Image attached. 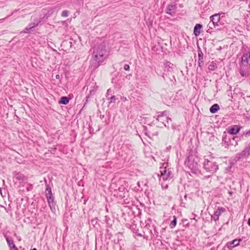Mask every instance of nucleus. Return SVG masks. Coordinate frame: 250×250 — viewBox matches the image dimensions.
<instances>
[{
  "label": "nucleus",
  "mask_w": 250,
  "mask_h": 250,
  "mask_svg": "<svg viewBox=\"0 0 250 250\" xmlns=\"http://www.w3.org/2000/svg\"><path fill=\"white\" fill-rule=\"evenodd\" d=\"M107 51L105 43L95 46L93 48L92 54V67L93 69L97 68L104 62L107 56Z\"/></svg>",
  "instance_id": "1"
},
{
  "label": "nucleus",
  "mask_w": 250,
  "mask_h": 250,
  "mask_svg": "<svg viewBox=\"0 0 250 250\" xmlns=\"http://www.w3.org/2000/svg\"><path fill=\"white\" fill-rule=\"evenodd\" d=\"M199 160L200 158L198 156L190 154L186 158L185 161V165L188 167L192 173L198 176L201 174L200 167L198 164Z\"/></svg>",
  "instance_id": "2"
},
{
  "label": "nucleus",
  "mask_w": 250,
  "mask_h": 250,
  "mask_svg": "<svg viewBox=\"0 0 250 250\" xmlns=\"http://www.w3.org/2000/svg\"><path fill=\"white\" fill-rule=\"evenodd\" d=\"M203 168L207 172L214 173L218 169V165L212 160L205 159L203 163Z\"/></svg>",
  "instance_id": "3"
},
{
  "label": "nucleus",
  "mask_w": 250,
  "mask_h": 250,
  "mask_svg": "<svg viewBox=\"0 0 250 250\" xmlns=\"http://www.w3.org/2000/svg\"><path fill=\"white\" fill-rule=\"evenodd\" d=\"M42 22V19H36L34 21L29 23L27 27L23 31L24 33H30L31 32L33 31L34 28L37 26Z\"/></svg>",
  "instance_id": "4"
},
{
  "label": "nucleus",
  "mask_w": 250,
  "mask_h": 250,
  "mask_svg": "<svg viewBox=\"0 0 250 250\" xmlns=\"http://www.w3.org/2000/svg\"><path fill=\"white\" fill-rule=\"evenodd\" d=\"M164 72L162 76L164 80H166L167 75H172L174 65L169 62H167L164 64Z\"/></svg>",
  "instance_id": "5"
},
{
  "label": "nucleus",
  "mask_w": 250,
  "mask_h": 250,
  "mask_svg": "<svg viewBox=\"0 0 250 250\" xmlns=\"http://www.w3.org/2000/svg\"><path fill=\"white\" fill-rule=\"evenodd\" d=\"M160 172L164 180L171 179L173 176L170 168L167 169L166 167H160Z\"/></svg>",
  "instance_id": "6"
},
{
  "label": "nucleus",
  "mask_w": 250,
  "mask_h": 250,
  "mask_svg": "<svg viewBox=\"0 0 250 250\" xmlns=\"http://www.w3.org/2000/svg\"><path fill=\"white\" fill-rule=\"evenodd\" d=\"M249 65L240 66L239 73L241 76L244 77H250Z\"/></svg>",
  "instance_id": "7"
},
{
  "label": "nucleus",
  "mask_w": 250,
  "mask_h": 250,
  "mask_svg": "<svg viewBox=\"0 0 250 250\" xmlns=\"http://www.w3.org/2000/svg\"><path fill=\"white\" fill-rule=\"evenodd\" d=\"M241 126L239 125H232L228 130V133L230 135H235L240 130Z\"/></svg>",
  "instance_id": "8"
},
{
  "label": "nucleus",
  "mask_w": 250,
  "mask_h": 250,
  "mask_svg": "<svg viewBox=\"0 0 250 250\" xmlns=\"http://www.w3.org/2000/svg\"><path fill=\"white\" fill-rule=\"evenodd\" d=\"M241 239H234L233 240L231 241H230V242H228L225 245V246L224 247V249L225 250L226 248H228V249H231V248H233L234 247H235L236 246H238L240 244V242L241 241Z\"/></svg>",
  "instance_id": "9"
},
{
  "label": "nucleus",
  "mask_w": 250,
  "mask_h": 250,
  "mask_svg": "<svg viewBox=\"0 0 250 250\" xmlns=\"http://www.w3.org/2000/svg\"><path fill=\"white\" fill-rule=\"evenodd\" d=\"M226 211V209L224 208L220 207L218 208L217 210L214 211V213L211 215V218L215 221L219 220V216L222 212Z\"/></svg>",
  "instance_id": "10"
},
{
  "label": "nucleus",
  "mask_w": 250,
  "mask_h": 250,
  "mask_svg": "<svg viewBox=\"0 0 250 250\" xmlns=\"http://www.w3.org/2000/svg\"><path fill=\"white\" fill-rule=\"evenodd\" d=\"M210 21L215 24L217 27L219 26L220 23V14H214L210 17Z\"/></svg>",
  "instance_id": "11"
},
{
  "label": "nucleus",
  "mask_w": 250,
  "mask_h": 250,
  "mask_svg": "<svg viewBox=\"0 0 250 250\" xmlns=\"http://www.w3.org/2000/svg\"><path fill=\"white\" fill-rule=\"evenodd\" d=\"M14 178L18 181L23 182L27 180V177L20 172H14Z\"/></svg>",
  "instance_id": "12"
},
{
  "label": "nucleus",
  "mask_w": 250,
  "mask_h": 250,
  "mask_svg": "<svg viewBox=\"0 0 250 250\" xmlns=\"http://www.w3.org/2000/svg\"><path fill=\"white\" fill-rule=\"evenodd\" d=\"M250 155V154L249 153H248V151L246 148H245V149L242 151L241 152L237 153L235 158L237 159V160H239L244 158L248 157Z\"/></svg>",
  "instance_id": "13"
},
{
  "label": "nucleus",
  "mask_w": 250,
  "mask_h": 250,
  "mask_svg": "<svg viewBox=\"0 0 250 250\" xmlns=\"http://www.w3.org/2000/svg\"><path fill=\"white\" fill-rule=\"evenodd\" d=\"M44 182L45 183V185H46L45 193H46V197L47 199H49L50 197L51 198H54L53 197L51 187L49 186V185L47 184V181L45 178H44Z\"/></svg>",
  "instance_id": "14"
},
{
  "label": "nucleus",
  "mask_w": 250,
  "mask_h": 250,
  "mask_svg": "<svg viewBox=\"0 0 250 250\" xmlns=\"http://www.w3.org/2000/svg\"><path fill=\"white\" fill-rule=\"evenodd\" d=\"M203 25L200 23H197L195 25L193 29V34L195 37L199 36L202 32L201 29Z\"/></svg>",
  "instance_id": "15"
},
{
  "label": "nucleus",
  "mask_w": 250,
  "mask_h": 250,
  "mask_svg": "<svg viewBox=\"0 0 250 250\" xmlns=\"http://www.w3.org/2000/svg\"><path fill=\"white\" fill-rule=\"evenodd\" d=\"M198 66L200 67H201L204 64V55L202 51L200 49V48H199L198 50Z\"/></svg>",
  "instance_id": "16"
},
{
  "label": "nucleus",
  "mask_w": 250,
  "mask_h": 250,
  "mask_svg": "<svg viewBox=\"0 0 250 250\" xmlns=\"http://www.w3.org/2000/svg\"><path fill=\"white\" fill-rule=\"evenodd\" d=\"M176 8V5H169L167 9V13L172 16L175 14Z\"/></svg>",
  "instance_id": "17"
},
{
  "label": "nucleus",
  "mask_w": 250,
  "mask_h": 250,
  "mask_svg": "<svg viewBox=\"0 0 250 250\" xmlns=\"http://www.w3.org/2000/svg\"><path fill=\"white\" fill-rule=\"evenodd\" d=\"M241 61L243 62H250V52L244 53L241 58Z\"/></svg>",
  "instance_id": "18"
},
{
  "label": "nucleus",
  "mask_w": 250,
  "mask_h": 250,
  "mask_svg": "<svg viewBox=\"0 0 250 250\" xmlns=\"http://www.w3.org/2000/svg\"><path fill=\"white\" fill-rule=\"evenodd\" d=\"M47 200V202H48L49 206L51 210L52 211H53L54 210H55V205H56V204L54 202V198H51L50 197L49 199H48Z\"/></svg>",
  "instance_id": "19"
},
{
  "label": "nucleus",
  "mask_w": 250,
  "mask_h": 250,
  "mask_svg": "<svg viewBox=\"0 0 250 250\" xmlns=\"http://www.w3.org/2000/svg\"><path fill=\"white\" fill-rule=\"evenodd\" d=\"M230 137L227 134L226 132H224L222 137V142L226 146H228L229 141H230Z\"/></svg>",
  "instance_id": "20"
},
{
  "label": "nucleus",
  "mask_w": 250,
  "mask_h": 250,
  "mask_svg": "<svg viewBox=\"0 0 250 250\" xmlns=\"http://www.w3.org/2000/svg\"><path fill=\"white\" fill-rule=\"evenodd\" d=\"M70 101V99L66 96L62 97L59 101V104H67Z\"/></svg>",
  "instance_id": "21"
},
{
  "label": "nucleus",
  "mask_w": 250,
  "mask_h": 250,
  "mask_svg": "<svg viewBox=\"0 0 250 250\" xmlns=\"http://www.w3.org/2000/svg\"><path fill=\"white\" fill-rule=\"evenodd\" d=\"M220 109L219 106L218 104H213L209 109V111L211 113H216Z\"/></svg>",
  "instance_id": "22"
},
{
  "label": "nucleus",
  "mask_w": 250,
  "mask_h": 250,
  "mask_svg": "<svg viewBox=\"0 0 250 250\" xmlns=\"http://www.w3.org/2000/svg\"><path fill=\"white\" fill-rule=\"evenodd\" d=\"M237 138H238L237 137H231L230 138V141H229L227 147H228L229 146H236V145H237V141L235 140Z\"/></svg>",
  "instance_id": "23"
},
{
  "label": "nucleus",
  "mask_w": 250,
  "mask_h": 250,
  "mask_svg": "<svg viewBox=\"0 0 250 250\" xmlns=\"http://www.w3.org/2000/svg\"><path fill=\"white\" fill-rule=\"evenodd\" d=\"M6 240L9 247L10 250H12V249L16 246V245L14 244V241L12 239L9 238L8 237H6Z\"/></svg>",
  "instance_id": "24"
},
{
  "label": "nucleus",
  "mask_w": 250,
  "mask_h": 250,
  "mask_svg": "<svg viewBox=\"0 0 250 250\" xmlns=\"http://www.w3.org/2000/svg\"><path fill=\"white\" fill-rule=\"evenodd\" d=\"M158 115L157 116V118L156 119V120L158 121H161V119H162V118H163V117H167V111H163V112H159L158 113Z\"/></svg>",
  "instance_id": "25"
},
{
  "label": "nucleus",
  "mask_w": 250,
  "mask_h": 250,
  "mask_svg": "<svg viewBox=\"0 0 250 250\" xmlns=\"http://www.w3.org/2000/svg\"><path fill=\"white\" fill-rule=\"evenodd\" d=\"M173 219L171 222L169 227L171 229H173L175 227L176 224H177V218L175 216H173Z\"/></svg>",
  "instance_id": "26"
},
{
  "label": "nucleus",
  "mask_w": 250,
  "mask_h": 250,
  "mask_svg": "<svg viewBox=\"0 0 250 250\" xmlns=\"http://www.w3.org/2000/svg\"><path fill=\"white\" fill-rule=\"evenodd\" d=\"M118 99L116 98V97L115 96H111L110 98H108V104H115L116 103V101Z\"/></svg>",
  "instance_id": "27"
},
{
  "label": "nucleus",
  "mask_w": 250,
  "mask_h": 250,
  "mask_svg": "<svg viewBox=\"0 0 250 250\" xmlns=\"http://www.w3.org/2000/svg\"><path fill=\"white\" fill-rule=\"evenodd\" d=\"M136 225H132L130 226V229L135 234H137L138 236H142L143 235L141 234H138V229H136Z\"/></svg>",
  "instance_id": "28"
},
{
  "label": "nucleus",
  "mask_w": 250,
  "mask_h": 250,
  "mask_svg": "<svg viewBox=\"0 0 250 250\" xmlns=\"http://www.w3.org/2000/svg\"><path fill=\"white\" fill-rule=\"evenodd\" d=\"M97 89H98V86H93V88L90 90L89 94L88 95H89L90 96L94 95L96 93V92L97 90Z\"/></svg>",
  "instance_id": "29"
},
{
  "label": "nucleus",
  "mask_w": 250,
  "mask_h": 250,
  "mask_svg": "<svg viewBox=\"0 0 250 250\" xmlns=\"http://www.w3.org/2000/svg\"><path fill=\"white\" fill-rule=\"evenodd\" d=\"M217 68V66L215 64H211L208 66V69L210 70H214L215 68Z\"/></svg>",
  "instance_id": "30"
},
{
  "label": "nucleus",
  "mask_w": 250,
  "mask_h": 250,
  "mask_svg": "<svg viewBox=\"0 0 250 250\" xmlns=\"http://www.w3.org/2000/svg\"><path fill=\"white\" fill-rule=\"evenodd\" d=\"M61 16L63 17H67L68 16V12L67 10H64L62 12Z\"/></svg>",
  "instance_id": "31"
},
{
  "label": "nucleus",
  "mask_w": 250,
  "mask_h": 250,
  "mask_svg": "<svg viewBox=\"0 0 250 250\" xmlns=\"http://www.w3.org/2000/svg\"><path fill=\"white\" fill-rule=\"evenodd\" d=\"M105 221L106 222V224H107V225L109 226V221H110V218L109 217L107 216H105ZM110 226H111L112 225H110Z\"/></svg>",
  "instance_id": "32"
},
{
  "label": "nucleus",
  "mask_w": 250,
  "mask_h": 250,
  "mask_svg": "<svg viewBox=\"0 0 250 250\" xmlns=\"http://www.w3.org/2000/svg\"><path fill=\"white\" fill-rule=\"evenodd\" d=\"M208 27L210 29H213V28L216 27V26L212 23L211 21H210L208 24Z\"/></svg>",
  "instance_id": "33"
},
{
  "label": "nucleus",
  "mask_w": 250,
  "mask_h": 250,
  "mask_svg": "<svg viewBox=\"0 0 250 250\" xmlns=\"http://www.w3.org/2000/svg\"><path fill=\"white\" fill-rule=\"evenodd\" d=\"M243 135H244L246 137H249L250 136V130L244 132L242 136H243Z\"/></svg>",
  "instance_id": "34"
},
{
  "label": "nucleus",
  "mask_w": 250,
  "mask_h": 250,
  "mask_svg": "<svg viewBox=\"0 0 250 250\" xmlns=\"http://www.w3.org/2000/svg\"><path fill=\"white\" fill-rule=\"evenodd\" d=\"M143 127H144L143 132H144V133L147 136H149L148 132H147V127L146 126H144Z\"/></svg>",
  "instance_id": "35"
},
{
  "label": "nucleus",
  "mask_w": 250,
  "mask_h": 250,
  "mask_svg": "<svg viewBox=\"0 0 250 250\" xmlns=\"http://www.w3.org/2000/svg\"><path fill=\"white\" fill-rule=\"evenodd\" d=\"M169 78V80H170V81L173 83H175L176 81V79H175L174 76H173V75H172L171 77Z\"/></svg>",
  "instance_id": "36"
},
{
  "label": "nucleus",
  "mask_w": 250,
  "mask_h": 250,
  "mask_svg": "<svg viewBox=\"0 0 250 250\" xmlns=\"http://www.w3.org/2000/svg\"><path fill=\"white\" fill-rule=\"evenodd\" d=\"M90 96L89 95H88L86 98H85V101L84 102V105L83 106V108L85 106V105H86V103L88 102V100H89V99L90 98Z\"/></svg>",
  "instance_id": "37"
},
{
  "label": "nucleus",
  "mask_w": 250,
  "mask_h": 250,
  "mask_svg": "<svg viewBox=\"0 0 250 250\" xmlns=\"http://www.w3.org/2000/svg\"><path fill=\"white\" fill-rule=\"evenodd\" d=\"M150 227L149 225H146V226L144 228V229H147L148 230V231L150 234H152V231L151 229H149V227Z\"/></svg>",
  "instance_id": "38"
},
{
  "label": "nucleus",
  "mask_w": 250,
  "mask_h": 250,
  "mask_svg": "<svg viewBox=\"0 0 250 250\" xmlns=\"http://www.w3.org/2000/svg\"><path fill=\"white\" fill-rule=\"evenodd\" d=\"M49 14H46L45 15H44L43 17L41 18L40 17V18H41L42 19V21L43 20H46L49 17Z\"/></svg>",
  "instance_id": "39"
},
{
  "label": "nucleus",
  "mask_w": 250,
  "mask_h": 250,
  "mask_svg": "<svg viewBox=\"0 0 250 250\" xmlns=\"http://www.w3.org/2000/svg\"><path fill=\"white\" fill-rule=\"evenodd\" d=\"M49 14H46L45 15H44L43 17L41 18L40 17V18H41L42 19V21L43 20H46L49 17Z\"/></svg>",
  "instance_id": "40"
},
{
  "label": "nucleus",
  "mask_w": 250,
  "mask_h": 250,
  "mask_svg": "<svg viewBox=\"0 0 250 250\" xmlns=\"http://www.w3.org/2000/svg\"><path fill=\"white\" fill-rule=\"evenodd\" d=\"M165 120L167 122V125L169 124L170 122H171L172 121L171 118H170L168 117H166L165 118Z\"/></svg>",
  "instance_id": "41"
},
{
  "label": "nucleus",
  "mask_w": 250,
  "mask_h": 250,
  "mask_svg": "<svg viewBox=\"0 0 250 250\" xmlns=\"http://www.w3.org/2000/svg\"><path fill=\"white\" fill-rule=\"evenodd\" d=\"M33 189V186L31 184H29L28 186L26 188V190L28 191H31Z\"/></svg>",
  "instance_id": "42"
},
{
  "label": "nucleus",
  "mask_w": 250,
  "mask_h": 250,
  "mask_svg": "<svg viewBox=\"0 0 250 250\" xmlns=\"http://www.w3.org/2000/svg\"><path fill=\"white\" fill-rule=\"evenodd\" d=\"M166 121L165 120H164L163 119V118H162V119H161V121H160V122H161L165 127H167L168 129L169 128V126L166 124L164 123V121Z\"/></svg>",
  "instance_id": "43"
},
{
  "label": "nucleus",
  "mask_w": 250,
  "mask_h": 250,
  "mask_svg": "<svg viewBox=\"0 0 250 250\" xmlns=\"http://www.w3.org/2000/svg\"><path fill=\"white\" fill-rule=\"evenodd\" d=\"M91 223L92 225L94 226L97 224V218H95V219H92L91 220Z\"/></svg>",
  "instance_id": "44"
},
{
  "label": "nucleus",
  "mask_w": 250,
  "mask_h": 250,
  "mask_svg": "<svg viewBox=\"0 0 250 250\" xmlns=\"http://www.w3.org/2000/svg\"><path fill=\"white\" fill-rule=\"evenodd\" d=\"M130 66L128 64H125L124 66V69L126 71H128L129 70Z\"/></svg>",
  "instance_id": "45"
},
{
  "label": "nucleus",
  "mask_w": 250,
  "mask_h": 250,
  "mask_svg": "<svg viewBox=\"0 0 250 250\" xmlns=\"http://www.w3.org/2000/svg\"><path fill=\"white\" fill-rule=\"evenodd\" d=\"M240 66H245V65H249V62H243L242 61H241V62L239 63Z\"/></svg>",
  "instance_id": "46"
},
{
  "label": "nucleus",
  "mask_w": 250,
  "mask_h": 250,
  "mask_svg": "<svg viewBox=\"0 0 250 250\" xmlns=\"http://www.w3.org/2000/svg\"><path fill=\"white\" fill-rule=\"evenodd\" d=\"M245 148L248 151V153H249L250 154V143L249 144L248 146Z\"/></svg>",
  "instance_id": "47"
},
{
  "label": "nucleus",
  "mask_w": 250,
  "mask_h": 250,
  "mask_svg": "<svg viewBox=\"0 0 250 250\" xmlns=\"http://www.w3.org/2000/svg\"><path fill=\"white\" fill-rule=\"evenodd\" d=\"M112 90L110 88L108 89L106 92V97L109 96L110 95H111L110 93L111 92Z\"/></svg>",
  "instance_id": "48"
},
{
  "label": "nucleus",
  "mask_w": 250,
  "mask_h": 250,
  "mask_svg": "<svg viewBox=\"0 0 250 250\" xmlns=\"http://www.w3.org/2000/svg\"><path fill=\"white\" fill-rule=\"evenodd\" d=\"M0 194L2 196V197H4L5 195H3V193L2 192V191H1V188H0Z\"/></svg>",
  "instance_id": "49"
},
{
  "label": "nucleus",
  "mask_w": 250,
  "mask_h": 250,
  "mask_svg": "<svg viewBox=\"0 0 250 250\" xmlns=\"http://www.w3.org/2000/svg\"><path fill=\"white\" fill-rule=\"evenodd\" d=\"M0 194L2 196V197H4L5 195H3V193L2 192V191H1V188H0Z\"/></svg>",
  "instance_id": "50"
},
{
  "label": "nucleus",
  "mask_w": 250,
  "mask_h": 250,
  "mask_svg": "<svg viewBox=\"0 0 250 250\" xmlns=\"http://www.w3.org/2000/svg\"><path fill=\"white\" fill-rule=\"evenodd\" d=\"M211 29H210V28H209L208 27V29L207 30V32L208 33H211V31H210V30H211Z\"/></svg>",
  "instance_id": "51"
},
{
  "label": "nucleus",
  "mask_w": 250,
  "mask_h": 250,
  "mask_svg": "<svg viewBox=\"0 0 250 250\" xmlns=\"http://www.w3.org/2000/svg\"><path fill=\"white\" fill-rule=\"evenodd\" d=\"M60 75H57L56 76V78L57 79H60Z\"/></svg>",
  "instance_id": "52"
},
{
  "label": "nucleus",
  "mask_w": 250,
  "mask_h": 250,
  "mask_svg": "<svg viewBox=\"0 0 250 250\" xmlns=\"http://www.w3.org/2000/svg\"><path fill=\"white\" fill-rule=\"evenodd\" d=\"M248 224L250 227V218L248 219Z\"/></svg>",
  "instance_id": "53"
},
{
  "label": "nucleus",
  "mask_w": 250,
  "mask_h": 250,
  "mask_svg": "<svg viewBox=\"0 0 250 250\" xmlns=\"http://www.w3.org/2000/svg\"><path fill=\"white\" fill-rule=\"evenodd\" d=\"M104 117V115H101L100 118L101 119H103Z\"/></svg>",
  "instance_id": "54"
},
{
  "label": "nucleus",
  "mask_w": 250,
  "mask_h": 250,
  "mask_svg": "<svg viewBox=\"0 0 250 250\" xmlns=\"http://www.w3.org/2000/svg\"><path fill=\"white\" fill-rule=\"evenodd\" d=\"M187 195L186 194L185 195H184V198L187 200Z\"/></svg>",
  "instance_id": "55"
},
{
  "label": "nucleus",
  "mask_w": 250,
  "mask_h": 250,
  "mask_svg": "<svg viewBox=\"0 0 250 250\" xmlns=\"http://www.w3.org/2000/svg\"><path fill=\"white\" fill-rule=\"evenodd\" d=\"M30 250H37L36 248H33V249H31Z\"/></svg>",
  "instance_id": "56"
},
{
  "label": "nucleus",
  "mask_w": 250,
  "mask_h": 250,
  "mask_svg": "<svg viewBox=\"0 0 250 250\" xmlns=\"http://www.w3.org/2000/svg\"><path fill=\"white\" fill-rule=\"evenodd\" d=\"M8 17H9V16H7V17H6V18H5V19H6L7 18H8ZM4 19H5V18H4ZM4 20V19H0V21H2V20Z\"/></svg>",
  "instance_id": "57"
},
{
  "label": "nucleus",
  "mask_w": 250,
  "mask_h": 250,
  "mask_svg": "<svg viewBox=\"0 0 250 250\" xmlns=\"http://www.w3.org/2000/svg\"><path fill=\"white\" fill-rule=\"evenodd\" d=\"M229 193L230 194H231L232 193V192L231 191H230V192H229Z\"/></svg>",
  "instance_id": "58"
},
{
  "label": "nucleus",
  "mask_w": 250,
  "mask_h": 250,
  "mask_svg": "<svg viewBox=\"0 0 250 250\" xmlns=\"http://www.w3.org/2000/svg\"><path fill=\"white\" fill-rule=\"evenodd\" d=\"M172 128H173V129H174V128H175L174 126L172 125Z\"/></svg>",
  "instance_id": "59"
},
{
  "label": "nucleus",
  "mask_w": 250,
  "mask_h": 250,
  "mask_svg": "<svg viewBox=\"0 0 250 250\" xmlns=\"http://www.w3.org/2000/svg\"><path fill=\"white\" fill-rule=\"evenodd\" d=\"M138 185L139 186H140V183L139 182H138Z\"/></svg>",
  "instance_id": "60"
}]
</instances>
